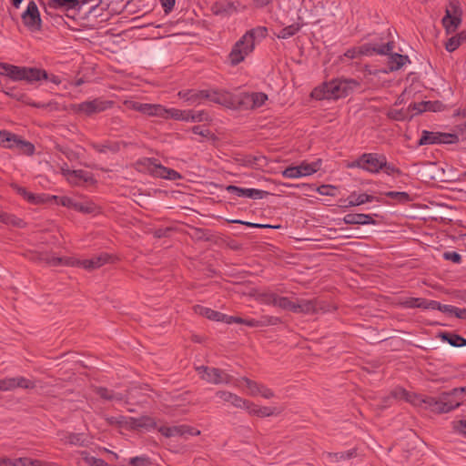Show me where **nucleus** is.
<instances>
[{
  "label": "nucleus",
  "mask_w": 466,
  "mask_h": 466,
  "mask_svg": "<svg viewBox=\"0 0 466 466\" xmlns=\"http://www.w3.org/2000/svg\"><path fill=\"white\" fill-rule=\"evenodd\" d=\"M464 393H466V386L441 392L436 397L416 396L412 402L437 414L448 413L461 405Z\"/></svg>",
  "instance_id": "f257e3e1"
},
{
  "label": "nucleus",
  "mask_w": 466,
  "mask_h": 466,
  "mask_svg": "<svg viewBox=\"0 0 466 466\" xmlns=\"http://www.w3.org/2000/svg\"><path fill=\"white\" fill-rule=\"evenodd\" d=\"M110 256L106 253L95 256L89 259L77 260L73 258L49 257L46 253H39L32 257L33 260L42 261L50 266L56 267L60 265L80 266L87 270L98 268L109 261Z\"/></svg>",
  "instance_id": "f03ea898"
},
{
  "label": "nucleus",
  "mask_w": 466,
  "mask_h": 466,
  "mask_svg": "<svg viewBox=\"0 0 466 466\" xmlns=\"http://www.w3.org/2000/svg\"><path fill=\"white\" fill-rule=\"evenodd\" d=\"M356 85L357 83L353 80L335 79L316 87L312 91L311 96L318 100L338 99L348 96L349 91L352 89V86Z\"/></svg>",
  "instance_id": "7ed1b4c3"
},
{
  "label": "nucleus",
  "mask_w": 466,
  "mask_h": 466,
  "mask_svg": "<svg viewBox=\"0 0 466 466\" xmlns=\"http://www.w3.org/2000/svg\"><path fill=\"white\" fill-rule=\"evenodd\" d=\"M0 75L6 76L12 80H25L27 83L40 81L41 78H47V72L35 67L16 66L14 65L0 63Z\"/></svg>",
  "instance_id": "20e7f679"
},
{
  "label": "nucleus",
  "mask_w": 466,
  "mask_h": 466,
  "mask_svg": "<svg viewBox=\"0 0 466 466\" xmlns=\"http://www.w3.org/2000/svg\"><path fill=\"white\" fill-rule=\"evenodd\" d=\"M139 170L149 172L152 176L169 180H177L181 177L180 174L174 169L166 167L157 163L155 158H143L137 162Z\"/></svg>",
  "instance_id": "39448f33"
},
{
  "label": "nucleus",
  "mask_w": 466,
  "mask_h": 466,
  "mask_svg": "<svg viewBox=\"0 0 466 466\" xmlns=\"http://www.w3.org/2000/svg\"><path fill=\"white\" fill-rule=\"evenodd\" d=\"M462 11L458 0H449V4L446 7L445 15L443 16L441 23L446 29L447 34H451L461 24Z\"/></svg>",
  "instance_id": "423d86ee"
},
{
  "label": "nucleus",
  "mask_w": 466,
  "mask_h": 466,
  "mask_svg": "<svg viewBox=\"0 0 466 466\" xmlns=\"http://www.w3.org/2000/svg\"><path fill=\"white\" fill-rule=\"evenodd\" d=\"M385 166V156L376 153H364L359 159L350 167H357L370 173H379L381 167Z\"/></svg>",
  "instance_id": "0eeeda50"
},
{
  "label": "nucleus",
  "mask_w": 466,
  "mask_h": 466,
  "mask_svg": "<svg viewBox=\"0 0 466 466\" xmlns=\"http://www.w3.org/2000/svg\"><path fill=\"white\" fill-rule=\"evenodd\" d=\"M114 102L110 100L96 98L91 101H85L79 104L72 105V110L76 113H83L89 116L111 108Z\"/></svg>",
  "instance_id": "6e6552de"
},
{
  "label": "nucleus",
  "mask_w": 466,
  "mask_h": 466,
  "mask_svg": "<svg viewBox=\"0 0 466 466\" xmlns=\"http://www.w3.org/2000/svg\"><path fill=\"white\" fill-rule=\"evenodd\" d=\"M124 105L132 110L140 112L148 116L165 117L167 115V108L159 104H147L140 103L134 100H126Z\"/></svg>",
  "instance_id": "1a4fd4ad"
},
{
  "label": "nucleus",
  "mask_w": 466,
  "mask_h": 466,
  "mask_svg": "<svg viewBox=\"0 0 466 466\" xmlns=\"http://www.w3.org/2000/svg\"><path fill=\"white\" fill-rule=\"evenodd\" d=\"M197 371L203 380L209 383L228 384L232 380V376L220 369L199 366L197 368Z\"/></svg>",
  "instance_id": "9d476101"
},
{
  "label": "nucleus",
  "mask_w": 466,
  "mask_h": 466,
  "mask_svg": "<svg viewBox=\"0 0 466 466\" xmlns=\"http://www.w3.org/2000/svg\"><path fill=\"white\" fill-rule=\"evenodd\" d=\"M200 95L203 99H208L227 107H232L237 103L235 97L229 92L222 89H205Z\"/></svg>",
  "instance_id": "9b49d317"
},
{
  "label": "nucleus",
  "mask_w": 466,
  "mask_h": 466,
  "mask_svg": "<svg viewBox=\"0 0 466 466\" xmlns=\"http://www.w3.org/2000/svg\"><path fill=\"white\" fill-rule=\"evenodd\" d=\"M253 50L254 46L252 44L248 43V41L244 40L243 37H241L234 44L230 53L228 54V58L230 65H238L244 61L245 57L248 56Z\"/></svg>",
  "instance_id": "f8f14e48"
},
{
  "label": "nucleus",
  "mask_w": 466,
  "mask_h": 466,
  "mask_svg": "<svg viewBox=\"0 0 466 466\" xmlns=\"http://www.w3.org/2000/svg\"><path fill=\"white\" fill-rule=\"evenodd\" d=\"M458 141V137L454 134L430 132L424 130L419 140V145H433V144H451Z\"/></svg>",
  "instance_id": "ddd939ff"
},
{
  "label": "nucleus",
  "mask_w": 466,
  "mask_h": 466,
  "mask_svg": "<svg viewBox=\"0 0 466 466\" xmlns=\"http://www.w3.org/2000/svg\"><path fill=\"white\" fill-rule=\"evenodd\" d=\"M25 26L32 30H39L41 27V18L38 7L34 1H30L26 10L21 15Z\"/></svg>",
  "instance_id": "4468645a"
},
{
  "label": "nucleus",
  "mask_w": 466,
  "mask_h": 466,
  "mask_svg": "<svg viewBox=\"0 0 466 466\" xmlns=\"http://www.w3.org/2000/svg\"><path fill=\"white\" fill-rule=\"evenodd\" d=\"M226 190L228 193L235 194L239 198H248L251 199H261L269 195V193L265 190L256 188H244L233 185L228 186Z\"/></svg>",
  "instance_id": "2eb2a0df"
},
{
  "label": "nucleus",
  "mask_w": 466,
  "mask_h": 466,
  "mask_svg": "<svg viewBox=\"0 0 466 466\" xmlns=\"http://www.w3.org/2000/svg\"><path fill=\"white\" fill-rule=\"evenodd\" d=\"M394 48V43L392 41L388 42L385 45L377 44H364L358 48L359 55L371 56L373 54L387 55L391 52Z\"/></svg>",
  "instance_id": "dca6fc26"
},
{
  "label": "nucleus",
  "mask_w": 466,
  "mask_h": 466,
  "mask_svg": "<svg viewBox=\"0 0 466 466\" xmlns=\"http://www.w3.org/2000/svg\"><path fill=\"white\" fill-rule=\"evenodd\" d=\"M92 0H49L48 6L55 10L69 11L79 10L84 5Z\"/></svg>",
  "instance_id": "f3484780"
},
{
  "label": "nucleus",
  "mask_w": 466,
  "mask_h": 466,
  "mask_svg": "<svg viewBox=\"0 0 466 466\" xmlns=\"http://www.w3.org/2000/svg\"><path fill=\"white\" fill-rule=\"evenodd\" d=\"M323 310L317 299H299L296 302L295 313L314 314Z\"/></svg>",
  "instance_id": "a211bd4d"
},
{
  "label": "nucleus",
  "mask_w": 466,
  "mask_h": 466,
  "mask_svg": "<svg viewBox=\"0 0 466 466\" xmlns=\"http://www.w3.org/2000/svg\"><path fill=\"white\" fill-rule=\"evenodd\" d=\"M242 380L246 383V386L248 389L250 395H260L265 399H270L274 397V392L266 386L259 384L254 380H251L248 378H243Z\"/></svg>",
  "instance_id": "6ab92c4d"
},
{
  "label": "nucleus",
  "mask_w": 466,
  "mask_h": 466,
  "mask_svg": "<svg viewBox=\"0 0 466 466\" xmlns=\"http://www.w3.org/2000/svg\"><path fill=\"white\" fill-rule=\"evenodd\" d=\"M430 300L422 298H401L397 305L405 309H429Z\"/></svg>",
  "instance_id": "aec40b11"
},
{
  "label": "nucleus",
  "mask_w": 466,
  "mask_h": 466,
  "mask_svg": "<svg viewBox=\"0 0 466 466\" xmlns=\"http://www.w3.org/2000/svg\"><path fill=\"white\" fill-rule=\"evenodd\" d=\"M267 99L268 96L264 93H252L245 94L238 103L244 104L251 108H256L261 106Z\"/></svg>",
  "instance_id": "412c9836"
},
{
  "label": "nucleus",
  "mask_w": 466,
  "mask_h": 466,
  "mask_svg": "<svg viewBox=\"0 0 466 466\" xmlns=\"http://www.w3.org/2000/svg\"><path fill=\"white\" fill-rule=\"evenodd\" d=\"M61 441L66 444L85 447L88 443L87 435L86 433L64 432L61 435Z\"/></svg>",
  "instance_id": "4be33fe9"
},
{
  "label": "nucleus",
  "mask_w": 466,
  "mask_h": 466,
  "mask_svg": "<svg viewBox=\"0 0 466 466\" xmlns=\"http://www.w3.org/2000/svg\"><path fill=\"white\" fill-rule=\"evenodd\" d=\"M216 396L224 402H229L236 408L243 409L247 405V400L243 398L226 390H218Z\"/></svg>",
  "instance_id": "5701e85b"
},
{
  "label": "nucleus",
  "mask_w": 466,
  "mask_h": 466,
  "mask_svg": "<svg viewBox=\"0 0 466 466\" xmlns=\"http://www.w3.org/2000/svg\"><path fill=\"white\" fill-rule=\"evenodd\" d=\"M343 221L345 224L349 225H368V224H375V220L370 215L368 214H347L343 218Z\"/></svg>",
  "instance_id": "b1692460"
},
{
  "label": "nucleus",
  "mask_w": 466,
  "mask_h": 466,
  "mask_svg": "<svg viewBox=\"0 0 466 466\" xmlns=\"http://www.w3.org/2000/svg\"><path fill=\"white\" fill-rule=\"evenodd\" d=\"M63 174L67 177V180L72 183L78 185L81 180L88 182L92 180V177L84 170H69L63 169Z\"/></svg>",
  "instance_id": "393cba45"
},
{
  "label": "nucleus",
  "mask_w": 466,
  "mask_h": 466,
  "mask_svg": "<svg viewBox=\"0 0 466 466\" xmlns=\"http://www.w3.org/2000/svg\"><path fill=\"white\" fill-rule=\"evenodd\" d=\"M243 409H246L249 414L256 415L258 417H268L275 413V409L270 407H259L247 400V405Z\"/></svg>",
  "instance_id": "a878e982"
},
{
  "label": "nucleus",
  "mask_w": 466,
  "mask_h": 466,
  "mask_svg": "<svg viewBox=\"0 0 466 466\" xmlns=\"http://www.w3.org/2000/svg\"><path fill=\"white\" fill-rule=\"evenodd\" d=\"M268 35V29L265 26H258L256 28L250 29L247 31L243 35V39L248 41V43H251L252 46L255 47V41L256 38L263 39Z\"/></svg>",
  "instance_id": "bb28decb"
},
{
  "label": "nucleus",
  "mask_w": 466,
  "mask_h": 466,
  "mask_svg": "<svg viewBox=\"0 0 466 466\" xmlns=\"http://www.w3.org/2000/svg\"><path fill=\"white\" fill-rule=\"evenodd\" d=\"M200 434V431L188 426V425H176L171 426V435L172 437H184L187 438L188 435L190 436H198Z\"/></svg>",
  "instance_id": "cd10ccee"
},
{
  "label": "nucleus",
  "mask_w": 466,
  "mask_h": 466,
  "mask_svg": "<svg viewBox=\"0 0 466 466\" xmlns=\"http://www.w3.org/2000/svg\"><path fill=\"white\" fill-rule=\"evenodd\" d=\"M127 422H129V429L131 430L139 428H154L156 426L154 420L148 416H142L139 418L129 417Z\"/></svg>",
  "instance_id": "c85d7f7f"
},
{
  "label": "nucleus",
  "mask_w": 466,
  "mask_h": 466,
  "mask_svg": "<svg viewBox=\"0 0 466 466\" xmlns=\"http://www.w3.org/2000/svg\"><path fill=\"white\" fill-rule=\"evenodd\" d=\"M388 55H390L388 66L390 71H397L400 69L409 61L408 56L398 53L391 54V52Z\"/></svg>",
  "instance_id": "c756f323"
},
{
  "label": "nucleus",
  "mask_w": 466,
  "mask_h": 466,
  "mask_svg": "<svg viewBox=\"0 0 466 466\" xmlns=\"http://www.w3.org/2000/svg\"><path fill=\"white\" fill-rule=\"evenodd\" d=\"M466 42V30L461 31L450 37L445 43V48L448 52H453Z\"/></svg>",
  "instance_id": "7c9ffc66"
},
{
  "label": "nucleus",
  "mask_w": 466,
  "mask_h": 466,
  "mask_svg": "<svg viewBox=\"0 0 466 466\" xmlns=\"http://www.w3.org/2000/svg\"><path fill=\"white\" fill-rule=\"evenodd\" d=\"M14 98L17 99L18 101H21L26 105H29L34 107L37 108H50L51 110L57 109L56 103L55 102H49V103H35L33 102L25 94H15L14 96Z\"/></svg>",
  "instance_id": "2f4dec72"
},
{
  "label": "nucleus",
  "mask_w": 466,
  "mask_h": 466,
  "mask_svg": "<svg viewBox=\"0 0 466 466\" xmlns=\"http://www.w3.org/2000/svg\"><path fill=\"white\" fill-rule=\"evenodd\" d=\"M439 337L453 347L466 346V339L453 332H441Z\"/></svg>",
  "instance_id": "473e14b6"
},
{
  "label": "nucleus",
  "mask_w": 466,
  "mask_h": 466,
  "mask_svg": "<svg viewBox=\"0 0 466 466\" xmlns=\"http://www.w3.org/2000/svg\"><path fill=\"white\" fill-rule=\"evenodd\" d=\"M195 311L199 315L208 318V319L216 321H224V319H226L225 314L202 306L195 307Z\"/></svg>",
  "instance_id": "72a5a7b5"
},
{
  "label": "nucleus",
  "mask_w": 466,
  "mask_h": 466,
  "mask_svg": "<svg viewBox=\"0 0 466 466\" xmlns=\"http://www.w3.org/2000/svg\"><path fill=\"white\" fill-rule=\"evenodd\" d=\"M19 137L8 131H0V146L6 148H15Z\"/></svg>",
  "instance_id": "f704fd0d"
},
{
  "label": "nucleus",
  "mask_w": 466,
  "mask_h": 466,
  "mask_svg": "<svg viewBox=\"0 0 466 466\" xmlns=\"http://www.w3.org/2000/svg\"><path fill=\"white\" fill-rule=\"evenodd\" d=\"M324 455L329 459L330 462H339L355 458L357 456V449L354 448L342 452H325Z\"/></svg>",
  "instance_id": "c9c22d12"
},
{
  "label": "nucleus",
  "mask_w": 466,
  "mask_h": 466,
  "mask_svg": "<svg viewBox=\"0 0 466 466\" xmlns=\"http://www.w3.org/2000/svg\"><path fill=\"white\" fill-rule=\"evenodd\" d=\"M201 93H203V90L188 89V90L179 91L177 96L180 98H182L187 102H190L191 104H194V103H199L203 99L202 96L200 95Z\"/></svg>",
  "instance_id": "e433bc0d"
},
{
  "label": "nucleus",
  "mask_w": 466,
  "mask_h": 466,
  "mask_svg": "<svg viewBox=\"0 0 466 466\" xmlns=\"http://www.w3.org/2000/svg\"><path fill=\"white\" fill-rule=\"evenodd\" d=\"M11 187L22 197H24L26 200L31 203H39L43 201L40 196H35L33 193H30L26 190V188L20 187L17 184H12Z\"/></svg>",
  "instance_id": "4c0bfd02"
},
{
  "label": "nucleus",
  "mask_w": 466,
  "mask_h": 466,
  "mask_svg": "<svg viewBox=\"0 0 466 466\" xmlns=\"http://www.w3.org/2000/svg\"><path fill=\"white\" fill-rule=\"evenodd\" d=\"M301 28L298 23L283 27L277 35L279 38L287 39L295 35Z\"/></svg>",
  "instance_id": "58836bf2"
},
{
  "label": "nucleus",
  "mask_w": 466,
  "mask_h": 466,
  "mask_svg": "<svg viewBox=\"0 0 466 466\" xmlns=\"http://www.w3.org/2000/svg\"><path fill=\"white\" fill-rule=\"evenodd\" d=\"M319 162H313V163H306L303 162L300 165L298 166L299 172L301 173L302 177L309 176L314 174L319 169Z\"/></svg>",
  "instance_id": "ea45409f"
},
{
  "label": "nucleus",
  "mask_w": 466,
  "mask_h": 466,
  "mask_svg": "<svg viewBox=\"0 0 466 466\" xmlns=\"http://www.w3.org/2000/svg\"><path fill=\"white\" fill-rule=\"evenodd\" d=\"M96 392L102 398L107 400H122L123 395L120 393H114L112 390L106 388L99 387L96 388Z\"/></svg>",
  "instance_id": "a19ab883"
},
{
  "label": "nucleus",
  "mask_w": 466,
  "mask_h": 466,
  "mask_svg": "<svg viewBox=\"0 0 466 466\" xmlns=\"http://www.w3.org/2000/svg\"><path fill=\"white\" fill-rule=\"evenodd\" d=\"M167 115L164 118H173L176 120L189 121V110H179L176 108L167 109Z\"/></svg>",
  "instance_id": "79ce46f5"
},
{
  "label": "nucleus",
  "mask_w": 466,
  "mask_h": 466,
  "mask_svg": "<svg viewBox=\"0 0 466 466\" xmlns=\"http://www.w3.org/2000/svg\"><path fill=\"white\" fill-rule=\"evenodd\" d=\"M385 196L400 204H405L411 200L410 196L407 192L388 191L385 193Z\"/></svg>",
  "instance_id": "37998d69"
},
{
  "label": "nucleus",
  "mask_w": 466,
  "mask_h": 466,
  "mask_svg": "<svg viewBox=\"0 0 466 466\" xmlns=\"http://www.w3.org/2000/svg\"><path fill=\"white\" fill-rule=\"evenodd\" d=\"M345 202H347V204L341 206L344 208L362 205L364 204L363 193L359 195L356 194L355 192L351 193L349 196V198L345 200Z\"/></svg>",
  "instance_id": "c03bdc74"
},
{
  "label": "nucleus",
  "mask_w": 466,
  "mask_h": 466,
  "mask_svg": "<svg viewBox=\"0 0 466 466\" xmlns=\"http://www.w3.org/2000/svg\"><path fill=\"white\" fill-rule=\"evenodd\" d=\"M429 303L435 304V305H429V309H433V310L438 309L443 313H449L451 315H454V312L456 310V307H454V306L442 305L440 302L435 301V300H430Z\"/></svg>",
  "instance_id": "a18cd8bd"
},
{
  "label": "nucleus",
  "mask_w": 466,
  "mask_h": 466,
  "mask_svg": "<svg viewBox=\"0 0 466 466\" xmlns=\"http://www.w3.org/2000/svg\"><path fill=\"white\" fill-rule=\"evenodd\" d=\"M279 295L275 292L268 291L259 294V300L267 305H272L276 307Z\"/></svg>",
  "instance_id": "49530a36"
},
{
  "label": "nucleus",
  "mask_w": 466,
  "mask_h": 466,
  "mask_svg": "<svg viewBox=\"0 0 466 466\" xmlns=\"http://www.w3.org/2000/svg\"><path fill=\"white\" fill-rule=\"evenodd\" d=\"M54 199L56 204L61 205L63 207H66L69 208L74 209V206L76 204V201L68 197H57V196H52V197H46V200Z\"/></svg>",
  "instance_id": "de8ad7c7"
},
{
  "label": "nucleus",
  "mask_w": 466,
  "mask_h": 466,
  "mask_svg": "<svg viewBox=\"0 0 466 466\" xmlns=\"http://www.w3.org/2000/svg\"><path fill=\"white\" fill-rule=\"evenodd\" d=\"M74 210L84 214H90L96 210V206L89 202H76L74 206Z\"/></svg>",
  "instance_id": "09e8293b"
},
{
  "label": "nucleus",
  "mask_w": 466,
  "mask_h": 466,
  "mask_svg": "<svg viewBox=\"0 0 466 466\" xmlns=\"http://www.w3.org/2000/svg\"><path fill=\"white\" fill-rule=\"evenodd\" d=\"M295 306H296V302L291 301L289 298L279 296L276 307L294 312Z\"/></svg>",
  "instance_id": "8fccbe9b"
},
{
  "label": "nucleus",
  "mask_w": 466,
  "mask_h": 466,
  "mask_svg": "<svg viewBox=\"0 0 466 466\" xmlns=\"http://www.w3.org/2000/svg\"><path fill=\"white\" fill-rule=\"evenodd\" d=\"M282 322L281 319L275 316H262L259 319V327L275 326Z\"/></svg>",
  "instance_id": "3c124183"
},
{
  "label": "nucleus",
  "mask_w": 466,
  "mask_h": 466,
  "mask_svg": "<svg viewBox=\"0 0 466 466\" xmlns=\"http://www.w3.org/2000/svg\"><path fill=\"white\" fill-rule=\"evenodd\" d=\"M15 148L19 149L22 153L26 155H33L35 151V147L32 143L22 139H19Z\"/></svg>",
  "instance_id": "603ef678"
},
{
  "label": "nucleus",
  "mask_w": 466,
  "mask_h": 466,
  "mask_svg": "<svg viewBox=\"0 0 466 466\" xmlns=\"http://www.w3.org/2000/svg\"><path fill=\"white\" fill-rule=\"evenodd\" d=\"M15 389V388H23V389H34L35 387V383L25 379V377H15L14 378Z\"/></svg>",
  "instance_id": "864d4df0"
},
{
  "label": "nucleus",
  "mask_w": 466,
  "mask_h": 466,
  "mask_svg": "<svg viewBox=\"0 0 466 466\" xmlns=\"http://www.w3.org/2000/svg\"><path fill=\"white\" fill-rule=\"evenodd\" d=\"M192 132L196 135H199L203 137H208L212 140H216L217 137L211 133V131L208 128H203L200 126H195L192 127Z\"/></svg>",
  "instance_id": "5fc2aeb1"
},
{
  "label": "nucleus",
  "mask_w": 466,
  "mask_h": 466,
  "mask_svg": "<svg viewBox=\"0 0 466 466\" xmlns=\"http://www.w3.org/2000/svg\"><path fill=\"white\" fill-rule=\"evenodd\" d=\"M282 176L289 178H298L302 177L298 166H290L282 171Z\"/></svg>",
  "instance_id": "6e6d98bb"
},
{
  "label": "nucleus",
  "mask_w": 466,
  "mask_h": 466,
  "mask_svg": "<svg viewBox=\"0 0 466 466\" xmlns=\"http://www.w3.org/2000/svg\"><path fill=\"white\" fill-rule=\"evenodd\" d=\"M0 222H3L6 225L19 226L21 223V220L11 214L2 213L1 218H0Z\"/></svg>",
  "instance_id": "4d7b16f0"
},
{
  "label": "nucleus",
  "mask_w": 466,
  "mask_h": 466,
  "mask_svg": "<svg viewBox=\"0 0 466 466\" xmlns=\"http://www.w3.org/2000/svg\"><path fill=\"white\" fill-rule=\"evenodd\" d=\"M387 116L397 121L404 120L407 117V114L402 109H390Z\"/></svg>",
  "instance_id": "13d9d810"
},
{
  "label": "nucleus",
  "mask_w": 466,
  "mask_h": 466,
  "mask_svg": "<svg viewBox=\"0 0 466 466\" xmlns=\"http://www.w3.org/2000/svg\"><path fill=\"white\" fill-rule=\"evenodd\" d=\"M381 170H383L387 175L393 176L397 175L400 176L401 174V171L396 167L393 164L389 163L387 161V158L385 157V166L381 167Z\"/></svg>",
  "instance_id": "bf43d9fd"
},
{
  "label": "nucleus",
  "mask_w": 466,
  "mask_h": 466,
  "mask_svg": "<svg viewBox=\"0 0 466 466\" xmlns=\"http://www.w3.org/2000/svg\"><path fill=\"white\" fill-rule=\"evenodd\" d=\"M410 107L412 108V110L416 111V114L422 113L427 110H431V102H421L419 104H413L410 105Z\"/></svg>",
  "instance_id": "052dcab7"
},
{
  "label": "nucleus",
  "mask_w": 466,
  "mask_h": 466,
  "mask_svg": "<svg viewBox=\"0 0 466 466\" xmlns=\"http://www.w3.org/2000/svg\"><path fill=\"white\" fill-rule=\"evenodd\" d=\"M17 463H19V466H42V462L40 461L25 457L18 458Z\"/></svg>",
  "instance_id": "680f3d73"
},
{
  "label": "nucleus",
  "mask_w": 466,
  "mask_h": 466,
  "mask_svg": "<svg viewBox=\"0 0 466 466\" xmlns=\"http://www.w3.org/2000/svg\"><path fill=\"white\" fill-rule=\"evenodd\" d=\"M189 121L193 122H201L208 119V114L205 111H198L197 113H193L189 110Z\"/></svg>",
  "instance_id": "e2e57ef3"
},
{
  "label": "nucleus",
  "mask_w": 466,
  "mask_h": 466,
  "mask_svg": "<svg viewBox=\"0 0 466 466\" xmlns=\"http://www.w3.org/2000/svg\"><path fill=\"white\" fill-rule=\"evenodd\" d=\"M85 461L90 466H109L104 460L93 456H86Z\"/></svg>",
  "instance_id": "0e129e2a"
},
{
  "label": "nucleus",
  "mask_w": 466,
  "mask_h": 466,
  "mask_svg": "<svg viewBox=\"0 0 466 466\" xmlns=\"http://www.w3.org/2000/svg\"><path fill=\"white\" fill-rule=\"evenodd\" d=\"M443 258L446 260H451L454 263H461V256L455 251H447L443 253Z\"/></svg>",
  "instance_id": "69168bd1"
},
{
  "label": "nucleus",
  "mask_w": 466,
  "mask_h": 466,
  "mask_svg": "<svg viewBox=\"0 0 466 466\" xmlns=\"http://www.w3.org/2000/svg\"><path fill=\"white\" fill-rule=\"evenodd\" d=\"M14 378L0 380V390H11L15 389Z\"/></svg>",
  "instance_id": "338daca9"
},
{
  "label": "nucleus",
  "mask_w": 466,
  "mask_h": 466,
  "mask_svg": "<svg viewBox=\"0 0 466 466\" xmlns=\"http://www.w3.org/2000/svg\"><path fill=\"white\" fill-rule=\"evenodd\" d=\"M148 463V459L146 457H134L130 460L132 466H147Z\"/></svg>",
  "instance_id": "774afa93"
}]
</instances>
